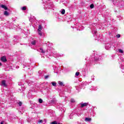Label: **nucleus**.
Returning <instances> with one entry per match:
<instances>
[{
	"label": "nucleus",
	"instance_id": "1",
	"mask_svg": "<svg viewBox=\"0 0 124 124\" xmlns=\"http://www.w3.org/2000/svg\"><path fill=\"white\" fill-rule=\"evenodd\" d=\"M79 105H80L81 108H83L84 107H87V106L88 105V104L87 103H80L79 104Z\"/></svg>",
	"mask_w": 124,
	"mask_h": 124
},
{
	"label": "nucleus",
	"instance_id": "2",
	"mask_svg": "<svg viewBox=\"0 0 124 124\" xmlns=\"http://www.w3.org/2000/svg\"><path fill=\"white\" fill-rule=\"evenodd\" d=\"M1 61L3 62H7V60H6V57H5V56H3L1 57Z\"/></svg>",
	"mask_w": 124,
	"mask_h": 124
},
{
	"label": "nucleus",
	"instance_id": "3",
	"mask_svg": "<svg viewBox=\"0 0 124 124\" xmlns=\"http://www.w3.org/2000/svg\"><path fill=\"white\" fill-rule=\"evenodd\" d=\"M1 85L4 87H7V85H6V81H5V80H3L1 81Z\"/></svg>",
	"mask_w": 124,
	"mask_h": 124
},
{
	"label": "nucleus",
	"instance_id": "4",
	"mask_svg": "<svg viewBox=\"0 0 124 124\" xmlns=\"http://www.w3.org/2000/svg\"><path fill=\"white\" fill-rule=\"evenodd\" d=\"M0 7H1V8H3L5 10H7L8 8L7 7L4 5H0Z\"/></svg>",
	"mask_w": 124,
	"mask_h": 124
},
{
	"label": "nucleus",
	"instance_id": "5",
	"mask_svg": "<svg viewBox=\"0 0 124 124\" xmlns=\"http://www.w3.org/2000/svg\"><path fill=\"white\" fill-rule=\"evenodd\" d=\"M40 53H43V54L46 53V51L44 50L42 48H40Z\"/></svg>",
	"mask_w": 124,
	"mask_h": 124
},
{
	"label": "nucleus",
	"instance_id": "6",
	"mask_svg": "<svg viewBox=\"0 0 124 124\" xmlns=\"http://www.w3.org/2000/svg\"><path fill=\"white\" fill-rule=\"evenodd\" d=\"M21 10L22 11H25V10H27V6H23L21 8Z\"/></svg>",
	"mask_w": 124,
	"mask_h": 124
},
{
	"label": "nucleus",
	"instance_id": "7",
	"mask_svg": "<svg viewBox=\"0 0 124 124\" xmlns=\"http://www.w3.org/2000/svg\"><path fill=\"white\" fill-rule=\"evenodd\" d=\"M4 15L5 16H8L9 15V13L8 12H7V11H5L4 12Z\"/></svg>",
	"mask_w": 124,
	"mask_h": 124
},
{
	"label": "nucleus",
	"instance_id": "8",
	"mask_svg": "<svg viewBox=\"0 0 124 124\" xmlns=\"http://www.w3.org/2000/svg\"><path fill=\"white\" fill-rule=\"evenodd\" d=\"M92 121V119L90 118H85V122H91Z\"/></svg>",
	"mask_w": 124,
	"mask_h": 124
},
{
	"label": "nucleus",
	"instance_id": "9",
	"mask_svg": "<svg viewBox=\"0 0 124 124\" xmlns=\"http://www.w3.org/2000/svg\"><path fill=\"white\" fill-rule=\"evenodd\" d=\"M42 30V26L41 25H40L38 27V31H41Z\"/></svg>",
	"mask_w": 124,
	"mask_h": 124
},
{
	"label": "nucleus",
	"instance_id": "10",
	"mask_svg": "<svg viewBox=\"0 0 124 124\" xmlns=\"http://www.w3.org/2000/svg\"><path fill=\"white\" fill-rule=\"evenodd\" d=\"M58 84L60 85V86H64V85H63V83H62V82L59 81H58Z\"/></svg>",
	"mask_w": 124,
	"mask_h": 124
},
{
	"label": "nucleus",
	"instance_id": "11",
	"mask_svg": "<svg viewBox=\"0 0 124 124\" xmlns=\"http://www.w3.org/2000/svg\"><path fill=\"white\" fill-rule=\"evenodd\" d=\"M51 84H52V86H53L54 87H56V86H57V83H56V82H55V81L52 82Z\"/></svg>",
	"mask_w": 124,
	"mask_h": 124
},
{
	"label": "nucleus",
	"instance_id": "12",
	"mask_svg": "<svg viewBox=\"0 0 124 124\" xmlns=\"http://www.w3.org/2000/svg\"><path fill=\"white\" fill-rule=\"evenodd\" d=\"M31 44H32V45H35V44H36V40L32 41L31 42Z\"/></svg>",
	"mask_w": 124,
	"mask_h": 124
},
{
	"label": "nucleus",
	"instance_id": "13",
	"mask_svg": "<svg viewBox=\"0 0 124 124\" xmlns=\"http://www.w3.org/2000/svg\"><path fill=\"white\" fill-rule=\"evenodd\" d=\"M61 13L62 15H63L65 13V10L64 9H62Z\"/></svg>",
	"mask_w": 124,
	"mask_h": 124
},
{
	"label": "nucleus",
	"instance_id": "14",
	"mask_svg": "<svg viewBox=\"0 0 124 124\" xmlns=\"http://www.w3.org/2000/svg\"><path fill=\"white\" fill-rule=\"evenodd\" d=\"M118 51H119V53H121V54L124 53V51H123V50H122L121 49H119Z\"/></svg>",
	"mask_w": 124,
	"mask_h": 124
},
{
	"label": "nucleus",
	"instance_id": "15",
	"mask_svg": "<svg viewBox=\"0 0 124 124\" xmlns=\"http://www.w3.org/2000/svg\"><path fill=\"white\" fill-rule=\"evenodd\" d=\"M71 102L72 103H74V102H75V100H74L73 98L71 99Z\"/></svg>",
	"mask_w": 124,
	"mask_h": 124
},
{
	"label": "nucleus",
	"instance_id": "16",
	"mask_svg": "<svg viewBox=\"0 0 124 124\" xmlns=\"http://www.w3.org/2000/svg\"><path fill=\"white\" fill-rule=\"evenodd\" d=\"M39 102L40 103H42L43 102V100L41 98L39 99Z\"/></svg>",
	"mask_w": 124,
	"mask_h": 124
},
{
	"label": "nucleus",
	"instance_id": "17",
	"mask_svg": "<svg viewBox=\"0 0 124 124\" xmlns=\"http://www.w3.org/2000/svg\"><path fill=\"white\" fill-rule=\"evenodd\" d=\"M51 124H58L57 121H54L51 123Z\"/></svg>",
	"mask_w": 124,
	"mask_h": 124
},
{
	"label": "nucleus",
	"instance_id": "18",
	"mask_svg": "<svg viewBox=\"0 0 124 124\" xmlns=\"http://www.w3.org/2000/svg\"><path fill=\"white\" fill-rule=\"evenodd\" d=\"M75 75L76 76H78V75H80V72H76Z\"/></svg>",
	"mask_w": 124,
	"mask_h": 124
},
{
	"label": "nucleus",
	"instance_id": "19",
	"mask_svg": "<svg viewBox=\"0 0 124 124\" xmlns=\"http://www.w3.org/2000/svg\"><path fill=\"white\" fill-rule=\"evenodd\" d=\"M93 7H94V5H93V4H92L90 5V8H93Z\"/></svg>",
	"mask_w": 124,
	"mask_h": 124
},
{
	"label": "nucleus",
	"instance_id": "20",
	"mask_svg": "<svg viewBox=\"0 0 124 124\" xmlns=\"http://www.w3.org/2000/svg\"><path fill=\"white\" fill-rule=\"evenodd\" d=\"M38 31V34L39 35L41 36L42 35V33L41 32V31Z\"/></svg>",
	"mask_w": 124,
	"mask_h": 124
},
{
	"label": "nucleus",
	"instance_id": "21",
	"mask_svg": "<svg viewBox=\"0 0 124 124\" xmlns=\"http://www.w3.org/2000/svg\"><path fill=\"white\" fill-rule=\"evenodd\" d=\"M116 37L117 38H120L121 37V35L120 34H118L116 35Z\"/></svg>",
	"mask_w": 124,
	"mask_h": 124
},
{
	"label": "nucleus",
	"instance_id": "22",
	"mask_svg": "<svg viewBox=\"0 0 124 124\" xmlns=\"http://www.w3.org/2000/svg\"><path fill=\"white\" fill-rule=\"evenodd\" d=\"M48 78H49V76H46L45 77V79H48Z\"/></svg>",
	"mask_w": 124,
	"mask_h": 124
},
{
	"label": "nucleus",
	"instance_id": "23",
	"mask_svg": "<svg viewBox=\"0 0 124 124\" xmlns=\"http://www.w3.org/2000/svg\"><path fill=\"white\" fill-rule=\"evenodd\" d=\"M18 105H19V106H22V102H19L18 103Z\"/></svg>",
	"mask_w": 124,
	"mask_h": 124
},
{
	"label": "nucleus",
	"instance_id": "24",
	"mask_svg": "<svg viewBox=\"0 0 124 124\" xmlns=\"http://www.w3.org/2000/svg\"><path fill=\"white\" fill-rule=\"evenodd\" d=\"M39 123H43V120H40L39 121Z\"/></svg>",
	"mask_w": 124,
	"mask_h": 124
},
{
	"label": "nucleus",
	"instance_id": "25",
	"mask_svg": "<svg viewBox=\"0 0 124 124\" xmlns=\"http://www.w3.org/2000/svg\"><path fill=\"white\" fill-rule=\"evenodd\" d=\"M3 123H4V121H2L1 122H0V124H3Z\"/></svg>",
	"mask_w": 124,
	"mask_h": 124
},
{
	"label": "nucleus",
	"instance_id": "26",
	"mask_svg": "<svg viewBox=\"0 0 124 124\" xmlns=\"http://www.w3.org/2000/svg\"><path fill=\"white\" fill-rule=\"evenodd\" d=\"M0 65H1V63L0 62Z\"/></svg>",
	"mask_w": 124,
	"mask_h": 124
},
{
	"label": "nucleus",
	"instance_id": "27",
	"mask_svg": "<svg viewBox=\"0 0 124 124\" xmlns=\"http://www.w3.org/2000/svg\"><path fill=\"white\" fill-rule=\"evenodd\" d=\"M94 33H96V31H94Z\"/></svg>",
	"mask_w": 124,
	"mask_h": 124
}]
</instances>
